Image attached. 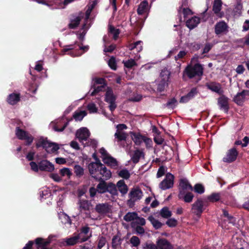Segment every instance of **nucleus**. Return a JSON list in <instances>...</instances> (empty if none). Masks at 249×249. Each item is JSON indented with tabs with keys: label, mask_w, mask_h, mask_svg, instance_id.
<instances>
[{
	"label": "nucleus",
	"mask_w": 249,
	"mask_h": 249,
	"mask_svg": "<svg viewBox=\"0 0 249 249\" xmlns=\"http://www.w3.org/2000/svg\"><path fill=\"white\" fill-rule=\"evenodd\" d=\"M36 148L42 147L45 149L48 153H54L59 149L58 144L54 142H52L48 141L47 138H40L36 143Z\"/></svg>",
	"instance_id": "nucleus-1"
},
{
	"label": "nucleus",
	"mask_w": 249,
	"mask_h": 249,
	"mask_svg": "<svg viewBox=\"0 0 249 249\" xmlns=\"http://www.w3.org/2000/svg\"><path fill=\"white\" fill-rule=\"evenodd\" d=\"M184 72L190 79L195 76L200 77L203 73V68L200 64L196 63L193 66H188Z\"/></svg>",
	"instance_id": "nucleus-2"
},
{
	"label": "nucleus",
	"mask_w": 249,
	"mask_h": 249,
	"mask_svg": "<svg viewBox=\"0 0 249 249\" xmlns=\"http://www.w3.org/2000/svg\"><path fill=\"white\" fill-rule=\"evenodd\" d=\"M15 134L19 140H24L25 144L27 146L30 145L34 139V137L31 134L21 129L19 126L16 127Z\"/></svg>",
	"instance_id": "nucleus-3"
},
{
	"label": "nucleus",
	"mask_w": 249,
	"mask_h": 249,
	"mask_svg": "<svg viewBox=\"0 0 249 249\" xmlns=\"http://www.w3.org/2000/svg\"><path fill=\"white\" fill-rule=\"evenodd\" d=\"M142 196V191L139 189H132L128 195L129 199L127 201V205L129 208H132L135 205V202L140 200Z\"/></svg>",
	"instance_id": "nucleus-4"
},
{
	"label": "nucleus",
	"mask_w": 249,
	"mask_h": 249,
	"mask_svg": "<svg viewBox=\"0 0 249 249\" xmlns=\"http://www.w3.org/2000/svg\"><path fill=\"white\" fill-rule=\"evenodd\" d=\"M238 152L235 147H232L228 150L225 156L223 158V161L227 163H231L237 159Z\"/></svg>",
	"instance_id": "nucleus-5"
},
{
	"label": "nucleus",
	"mask_w": 249,
	"mask_h": 249,
	"mask_svg": "<svg viewBox=\"0 0 249 249\" xmlns=\"http://www.w3.org/2000/svg\"><path fill=\"white\" fill-rule=\"evenodd\" d=\"M174 176L168 172L165 178L160 183V188L164 190L172 188L174 184Z\"/></svg>",
	"instance_id": "nucleus-6"
},
{
	"label": "nucleus",
	"mask_w": 249,
	"mask_h": 249,
	"mask_svg": "<svg viewBox=\"0 0 249 249\" xmlns=\"http://www.w3.org/2000/svg\"><path fill=\"white\" fill-rule=\"evenodd\" d=\"M221 95L217 99V105L220 110H223L226 113H228L230 109L229 99L223 94Z\"/></svg>",
	"instance_id": "nucleus-7"
},
{
	"label": "nucleus",
	"mask_w": 249,
	"mask_h": 249,
	"mask_svg": "<svg viewBox=\"0 0 249 249\" xmlns=\"http://www.w3.org/2000/svg\"><path fill=\"white\" fill-rule=\"evenodd\" d=\"M95 211L102 215H106L111 213V207L107 203H98L95 207Z\"/></svg>",
	"instance_id": "nucleus-8"
},
{
	"label": "nucleus",
	"mask_w": 249,
	"mask_h": 249,
	"mask_svg": "<svg viewBox=\"0 0 249 249\" xmlns=\"http://www.w3.org/2000/svg\"><path fill=\"white\" fill-rule=\"evenodd\" d=\"M72 175V172H51L49 176L54 181L59 182L62 180H66L70 178Z\"/></svg>",
	"instance_id": "nucleus-9"
},
{
	"label": "nucleus",
	"mask_w": 249,
	"mask_h": 249,
	"mask_svg": "<svg viewBox=\"0 0 249 249\" xmlns=\"http://www.w3.org/2000/svg\"><path fill=\"white\" fill-rule=\"evenodd\" d=\"M198 92V90L197 88L194 87L192 88L187 94L181 97L179 99V103L181 104L188 103L197 95Z\"/></svg>",
	"instance_id": "nucleus-10"
},
{
	"label": "nucleus",
	"mask_w": 249,
	"mask_h": 249,
	"mask_svg": "<svg viewBox=\"0 0 249 249\" xmlns=\"http://www.w3.org/2000/svg\"><path fill=\"white\" fill-rule=\"evenodd\" d=\"M90 132L86 127H82L77 130L76 136L79 139V141L82 142L83 141H88L90 136Z\"/></svg>",
	"instance_id": "nucleus-11"
},
{
	"label": "nucleus",
	"mask_w": 249,
	"mask_h": 249,
	"mask_svg": "<svg viewBox=\"0 0 249 249\" xmlns=\"http://www.w3.org/2000/svg\"><path fill=\"white\" fill-rule=\"evenodd\" d=\"M249 95V90H243L240 92H238L233 98V101L238 106H242L245 100V97Z\"/></svg>",
	"instance_id": "nucleus-12"
},
{
	"label": "nucleus",
	"mask_w": 249,
	"mask_h": 249,
	"mask_svg": "<svg viewBox=\"0 0 249 249\" xmlns=\"http://www.w3.org/2000/svg\"><path fill=\"white\" fill-rule=\"evenodd\" d=\"M204 202L201 198H198L197 200L192 204V210H194V213L197 216H200L204 211Z\"/></svg>",
	"instance_id": "nucleus-13"
},
{
	"label": "nucleus",
	"mask_w": 249,
	"mask_h": 249,
	"mask_svg": "<svg viewBox=\"0 0 249 249\" xmlns=\"http://www.w3.org/2000/svg\"><path fill=\"white\" fill-rule=\"evenodd\" d=\"M228 24L223 20L217 22L214 25V33L216 35H219L228 31Z\"/></svg>",
	"instance_id": "nucleus-14"
},
{
	"label": "nucleus",
	"mask_w": 249,
	"mask_h": 249,
	"mask_svg": "<svg viewBox=\"0 0 249 249\" xmlns=\"http://www.w3.org/2000/svg\"><path fill=\"white\" fill-rule=\"evenodd\" d=\"M36 247L38 249H51L48 246L51 243V240L45 239L41 237H38L35 240Z\"/></svg>",
	"instance_id": "nucleus-15"
},
{
	"label": "nucleus",
	"mask_w": 249,
	"mask_h": 249,
	"mask_svg": "<svg viewBox=\"0 0 249 249\" xmlns=\"http://www.w3.org/2000/svg\"><path fill=\"white\" fill-rule=\"evenodd\" d=\"M110 171L107 170L105 165L101 162L95 161L89 165V171Z\"/></svg>",
	"instance_id": "nucleus-16"
},
{
	"label": "nucleus",
	"mask_w": 249,
	"mask_h": 249,
	"mask_svg": "<svg viewBox=\"0 0 249 249\" xmlns=\"http://www.w3.org/2000/svg\"><path fill=\"white\" fill-rule=\"evenodd\" d=\"M39 169L41 171H53L54 167L49 161L44 160L39 162Z\"/></svg>",
	"instance_id": "nucleus-17"
},
{
	"label": "nucleus",
	"mask_w": 249,
	"mask_h": 249,
	"mask_svg": "<svg viewBox=\"0 0 249 249\" xmlns=\"http://www.w3.org/2000/svg\"><path fill=\"white\" fill-rule=\"evenodd\" d=\"M222 2L221 0H214L213 11L214 13L218 17L222 18L224 16V13L223 12H220L222 8Z\"/></svg>",
	"instance_id": "nucleus-18"
},
{
	"label": "nucleus",
	"mask_w": 249,
	"mask_h": 249,
	"mask_svg": "<svg viewBox=\"0 0 249 249\" xmlns=\"http://www.w3.org/2000/svg\"><path fill=\"white\" fill-rule=\"evenodd\" d=\"M103 161L107 166H109L113 169H116L118 167V162L117 160L109 156L108 157H105L103 158Z\"/></svg>",
	"instance_id": "nucleus-19"
},
{
	"label": "nucleus",
	"mask_w": 249,
	"mask_h": 249,
	"mask_svg": "<svg viewBox=\"0 0 249 249\" xmlns=\"http://www.w3.org/2000/svg\"><path fill=\"white\" fill-rule=\"evenodd\" d=\"M157 248L159 249H173L172 244L165 238L159 239L157 242Z\"/></svg>",
	"instance_id": "nucleus-20"
},
{
	"label": "nucleus",
	"mask_w": 249,
	"mask_h": 249,
	"mask_svg": "<svg viewBox=\"0 0 249 249\" xmlns=\"http://www.w3.org/2000/svg\"><path fill=\"white\" fill-rule=\"evenodd\" d=\"M20 100V94L13 92L10 94L7 97V102L11 105H15Z\"/></svg>",
	"instance_id": "nucleus-21"
},
{
	"label": "nucleus",
	"mask_w": 249,
	"mask_h": 249,
	"mask_svg": "<svg viewBox=\"0 0 249 249\" xmlns=\"http://www.w3.org/2000/svg\"><path fill=\"white\" fill-rule=\"evenodd\" d=\"M207 88L220 95L222 94L223 90L221 89V86L220 83L216 82H211L206 84Z\"/></svg>",
	"instance_id": "nucleus-22"
},
{
	"label": "nucleus",
	"mask_w": 249,
	"mask_h": 249,
	"mask_svg": "<svg viewBox=\"0 0 249 249\" xmlns=\"http://www.w3.org/2000/svg\"><path fill=\"white\" fill-rule=\"evenodd\" d=\"M96 180L99 181V184L97 185V191L100 194H104L107 191V187L108 183H107L102 177L96 178Z\"/></svg>",
	"instance_id": "nucleus-23"
},
{
	"label": "nucleus",
	"mask_w": 249,
	"mask_h": 249,
	"mask_svg": "<svg viewBox=\"0 0 249 249\" xmlns=\"http://www.w3.org/2000/svg\"><path fill=\"white\" fill-rule=\"evenodd\" d=\"M130 134L132 139L136 145H140L143 142L145 136L142 135L141 133L131 132Z\"/></svg>",
	"instance_id": "nucleus-24"
},
{
	"label": "nucleus",
	"mask_w": 249,
	"mask_h": 249,
	"mask_svg": "<svg viewBox=\"0 0 249 249\" xmlns=\"http://www.w3.org/2000/svg\"><path fill=\"white\" fill-rule=\"evenodd\" d=\"M78 205L80 212H82V211H89L91 206V203L88 200L81 199L79 200Z\"/></svg>",
	"instance_id": "nucleus-25"
},
{
	"label": "nucleus",
	"mask_w": 249,
	"mask_h": 249,
	"mask_svg": "<svg viewBox=\"0 0 249 249\" xmlns=\"http://www.w3.org/2000/svg\"><path fill=\"white\" fill-rule=\"evenodd\" d=\"M199 22L200 18L194 16L187 20L186 25L190 29H193L196 27Z\"/></svg>",
	"instance_id": "nucleus-26"
},
{
	"label": "nucleus",
	"mask_w": 249,
	"mask_h": 249,
	"mask_svg": "<svg viewBox=\"0 0 249 249\" xmlns=\"http://www.w3.org/2000/svg\"><path fill=\"white\" fill-rule=\"evenodd\" d=\"M116 98L112 89L108 87L106 92L105 101L107 103H109L116 101Z\"/></svg>",
	"instance_id": "nucleus-27"
},
{
	"label": "nucleus",
	"mask_w": 249,
	"mask_h": 249,
	"mask_svg": "<svg viewBox=\"0 0 249 249\" xmlns=\"http://www.w3.org/2000/svg\"><path fill=\"white\" fill-rule=\"evenodd\" d=\"M74 236L70 238L65 239V242L67 246H73L79 243L80 234H74Z\"/></svg>",
	"instance_id": "nucleus-28"
},
{
	"label": "nucleus",
	"mask_w": 249,
	"mask_h": 249,
	"mask_svg": "<svg viewBox=\"0 0 249 249\" xmlns=\"http://www.w3.org/2000/svg\"><path fill=\"white\" fill-rule=\"evenodd\" d=\"M222 213L223 216L227 218L226 219L224 220V222L228 221L229 223L234 226L236 224V221L235 217L230 214L228 211L225 209H222Z\"/></svg>",
	"instance_id": "nucleus-29"
},
{
	"label": "nucleus",
	"mask_w": 249,
	"mask_h": 249,
	"mask_svg": "<svg viewBox=\"0 0 249 249\" xmlns=\"http://www.w3.org/2000/svg\"><path fill=\"white\" fill-rule=\"evenodd\" d=\"M148 3L146 0L142 1L140 3L137 9V13L139 15H142L146 13L148 10Z\"/></svg>",
	"instance_id": "nucleus-30"
},
{
	"label": "nucleus",
	"mask_w": 249,
	"mask_h": 249,
	"mask_svg": "<svg viewBox=\"0 0 249 249\" xmlns=\"http://www.w3.org/2000/svg\"><path fill=\"white\" fill-rule=\"evenodd\" d=\"M117 187L118 190L122 193V195H125L128 191V187L125 184L123 179L120 180L117 183Z\"/></svg>",
	"instance_id": "nucleus-31"
},
{
	"label": "nucleus",
	"mask_w": 249,
	"mask_h": 249,
	"mask_svg": "<svg viewBox=\"0 0 249 249\" xmlns=\"http://www.w3.org/2000/svg\"><path fill=\"white\" fill-rule=\"evenodd\" d=\"M122 240L118 235L114 236L112 239V248L113 249H119L121 247Z\"/></svg>",
	"instance_id": "nucleus-32"
},
{
	"label": "nucleus",
	"mask_w": 249,
	"mask_h": 249,
	"mask_svg": "<svg viewBox=\"0 0 249 249\" xmlns=\"http://www.w3.org/2000/svg\"><path fill=\"white\" fill-rule=\"evenodd\" d=\"M144 156V153L139 149L136 150L131 158V160L134 163H138L140 158Z\"/></svg>",
	"instance_id": "nucleus-33"
},
{
	"label": "nucleus",
	"mask_w": 249,
	"mask_h": 249,
	"mask_svg": "<svg viewBox=\"0 0 249 249\" xmlns=\"http://www.w3.org/2000/svg\"><path fill=\"white\" fill-rule=\"evenodd\" d=\"M148 219L150 221L153 227L156 230L160 229L164 225V224L161 223L158 220L155 218L152 215L149 216Z\"/></svg>",
	"instance_id": "nucleus-34"
},
{
	"label": "nucleus",
	"mask_w": 249,
	"mask_h": 249,
	"mask_svg": "<svg viewBox=\"0 0 249 249\" xmlns=\"http://www.w3.org/2000/svg\"><path fill=\"white\" fill-rule=\"evenodd\" d=\"M117 185H115L112 182H109L107 184V192L109 193L112 196H117L118 191L117 189Z\"/></svg>",
	"instance_id": "nucleus-35"
},
{
	"label": "nucleus",
	"mask_w": 249,
	"mask_h": 249,
	"mask_svg": "<svg viewBox=\"0 0 249 249\" xmlns=\"http://www.w3.org/2000/svg\"><path fill=\"white\" fill-rule=\"evenodd\" d=\"M81 20V18L79 16L76 17L73 19H71V22L68 24L69 28L71 29H75L79 25Z\"/></svg>",
	"instance_id": "nucleus-36"
},
{
	"label": "nucleus",
	"mask_w": 249,
	"mask_h": 249,
	"mask_svg": "<svg viewBox=\"0 0 249 249\" xmlns=\"http://www.w3.org/2000/svg\"><path fill=\"white\" fill-rule=\"evenodd\" d=\"M179 188L189 191L193 190V187L192 185L185 179H180L179 182Z\"/></svg>",
	"instance_id": "nucleus-37"
},
{
	"label": "nucleus",
	"mask_w": 249,
	"mask_h": 249,
	"mask_svg": "<svg viewBox=\"0 0 249 249\" xmlns=\"http://www.w3.org/2000/svg\"><path fill=\"white\" fill-rule=\"evenodd\" d=\"M137 215L136 212H128L124 216V219L126 222H130L135 220L137 217Z\"/></svg>",
	"instance_id": "nucleus-38"
},
{
	"label": "nucleus",
	"mask_w": 249,
	"mask_h": 249,
	"mask_svg": "<svg viewBox=\"0 0 249 249\" xmlns=\"http://www.w3.org/2000/svg\"><path fill=\"white\" fill-rule=\"evenodd\" d=\"M171 72L167 68H164L161 70L160 74L161 80L168 82L170 77Z\"/></svg>",
	"instance_id": "nucleus-39"
},
{
	"label": "nucleus",
	"mask_w": 249,
	"mask_h": 249,
	"mask_svg": "<svg viewBox=\"0 0 249 249\" xmlns=\"http://www.w3.org/2000/svg\"><path fill=\"white\" fill-rule=\"evenodd\" d=\"M114 136L115 138L117 139L118 141L120 142L122 141H125L127 137V134L124 132L117 131L115 133Z\"/></svg>",
	"instance_id": "nucleus-40"
},
{
	"label": "nucleus",
	"mask_w": 249,
	"mask_h": 249,
	"mask_svg": "<svg viewBox=\"0 0 249 249\" xmlns=\"http://www.w3.org/2000/svg\"><path fill=\"white\" fill-rule=\"evenodd\" d=\"M161 216L164 218H168L172 215V213L167 207H163L160 212Z\"/></svg>",
	"instance_id": "nucleus-41"
},
{
	"label": "nucleus",
	"mask_w": 249,
	"mask_h": 249,
	"mask_svg": "<svg viewBox=\"0 0 249 249\" xmlns=\"http://www.w3.org/2000/svg\"><path fill=\"white\" fill-rule=\"evenodd\" d=\"M108 31L109 33L113 35V39L114 40H116L118 38L119 35L120 34V30L119 29L115 28L112 25H109Z\"/></svg>",
	"instance_id": "nucleus-42"
},
{
	"label": "nucleus",
	"mask_w": 249,
	"mask_h": 249,
	"mask_svg": "<svg viewBox=\"0 0 249 249\" xmlns=\"http://www.w3.org/2000/svg\"><path fill=\"white\" fill-rule=\"evenodd\" d=\"M177 100L175 98L169 99L167 102L164 105V106L168 108L174 109L177 106Z\"/></svg>",
	"instance_id": "nucleus-43"
},
{
	"label": "nucleus",
	"mask_w": 249,
	"mask_h": 249,
	"mask_svg": "<svg viewBox=\"0 0 249 249\" xmlns=\"http://www.w3.org/2000/svg\"><path fill=\"white\" fill-rule=\"evenodd\" d=\"M86 115L87 113L86 111H80L77 112H75L73 115V117L76 120L81 121Z\"/></svg>",
	"instance_id": "nucleus-44"
},
{
	"label": "nucleus",
	"mask_w": 249,
	"mask_h": 249,
	"mask_svg": "<svg viewBox=\"0 0 249 249\" xmlns=\"http://www.w3.org/2000/svg\"><path fill=\"white\" fill-rule=\"evenodd\" d=\"M194 197V196L191 192H188L181 200H183L186 203H190L192 201Z\"/></svg>",
	"instance_id": "nucleus-45"
},
{
	"label": "nucleus",
	"mask_w": 249,
	"mask_h": 249,
	"mask_svg": "<svg viewBox=\"0 0 249 249\" xmlns=\"http://www.w3.org/2000/svg\"><path fill=\"white\" fill-rule=\"evenodd\" d=\"M208 199L212 202L218 201L220 199V195L218 193H213L208 196Z\"/></svg>",
	"instance_id": "nucleus-46"
},
{
	"label": "nucleus",
	"mask_w": 249,
	"mask_h": 249,
	"mask_svg": "<svg viewBox=\"0 0 249 249\" xmlns=\"http://www.w3.org/2000/svg\"><path fill=\"white\" fill-rule=\"evenodd\" d=\"M130 242L133 247H137L140 244V240L138 237L133 236L130 239Z\"/></svg>",
	"instance_id": "nucleus-47"
},
{
	"label": "nucleus",
	"mask_w": 249,
	"mask_h": 249,
	"mask_svg": "<svg viewBox=\"0 0 249 249\" xmlns=\"http://www.w3.org/2000/svg\"><path fill=\"white\" fill-rule=\"evenodd\" d=\"M168 82L161 80L157 86V90L159 92H162L164 90L165 86L168 85Z\"/></svg>",
	"instance_id": "nucleus-48"
},
{
	"label": "nucleus",
	"mask_w": 249,
	"mask_h": 249,
	"mask_svg": "<svg viewBox=\"0 0 249 249\" xmlns=\"http://www.w3.org/2000/svg\"><path fill=\"white\" fill-rule=\"evenodd\" d=\"M194 191L195 192L202 194L205 191L204 186L201 184H196L194 186Z\"/></svg>",
	"instance_id": "nucleus-49"
},
{
	"label": "nucleus",
	"mask_w": 249,
	"mask_h": 249,
	"mask_svg": "<svg viewBox=\"0 0 249 249\" xmlns=\"http://www.w3.org/2000/svg\"><path fill=\"white\" fill-rule=\"evenodd\" d=\"M109 67L113 70L117 69V64L115 57H111L108 61Z\"/></svg>",
	"instance_id": "nucleus-50"
},
{
	"label": "nucleus",
	"mask_w": 249,
	"mask_h": 249,
	"mask_svg": "<svg viewBox=\"0 0 249 249\" xmlns=\"http://www.w3.org/2000/svg\"><path fill=\"white\" fill-rule=\"evenodd\" d=\"M136 224L139 226H144L145 224V220L144 218L140 217L137 215V217L135 219V221L132 223V227H134L133 224Z\"/></svg>",
	"instance_id": "nucleus-51"
},
{
	"label": "nucleus",
	"mask_w": 249,
	"mask_h": 249,
	"mask_svg": "<svg viewBox=\"0 0 249 249\" xmlns=\"http://www.w3.org/2000/svg\"><path fill=\"white\" fill-rule=\"evenodd\" d=\"M93 86H94V90L90 94V95L91 96H95L98 93L102 91L103 90V89L105 88L106 85H101V86H98L97 87H95V85H94Z\"/></svg>",
	"instance_id": "nucleus-52"
},
{
	"label": "nucleus",
	"mask_w": 249,
	"mask_h": 249,
	"mask_svg": "<svg viewBox=\"0 0 249 249\" xmlns=\"http://www.w3.org/2000/svg\"><path fill=\"white\" fill-rule=\"evenodd\" d=\"M124 63V66L127 68H132L135 65H136V63L134 60L130 59L126 61L125 62L123 61Z\"/></svg>",
	"instance_id": "nucleus-53"
},
{
	"label": "nucleus",
	"mask_w": 249,
	"mask_h": 249,
	"mask_svg": "<svg viewBox=\"0 0 249 249\" xmlns=\"http://www.w3.org/2000/svg\"><path fill=\"white\" fill-rule=\"evenodd\" d=\"M90 231V228L88 225L83 226L80 229V233L77 234H80V237H81V235L82 234H84L86 235H89L88 233Z\"/></svg>",
	"instance_id": "nucleus-54"
},
{
	"label": "nucleus",
	"mask_w": 249,
	"mask_h": 249,
	"mask_svg": "<svg viewBox=\"0 0 249 249\" xmlns=\"http://www.w3.org/2000/svg\"><path fill=\"white\" fill-rule=\"evenodd\" d=\"M98 144L97 142L94 139H90L88 141V142L86 143V145L88 146H91L94 149H96L97 148Z\"/></svg>",
	"instance_id": "nucleus-55"
},
{
	"label": "nucleus",
	"mask_w": 249,
	"mask_h": 249,
	"mask_svg": "<svg viewBox=\"0 0 249 249\" xmlns=\"http://www.w3.org/2000/svg\"><path fill=\"white\" fill-rule=\"evenodd\" d=\"M142 249H158L157 246L153 243L146 242L142 245Z\"/></svg>",
	"instance_id": "nucleus-56"
},
{
	"label": "nucleus",
	"mask_w": 249,
	"mask_h": 249,
	"mask_svg": "<svg viewBox=\"0 0 249 249\" xmlns=\"http://www.w3.org/2000/svg\"><path fill=\"white\" fill-rule=\"evenodd\" d=\"M88 109L90 113H96L97 112V108L93 103H90L88 105Z\"/></svg>",
	"instance_id": "nucleus-57"
},
{
	"label": "nucleus",
	"mask_w": 249,
	"mask_h": 249,
	"mask_svg": "<svg viewBox=\"0 0 249 249\" xmlns=\"http://www.w3.org/2000/svg\"><path fill=\"white\" fill-rule=\"evenodd\" d=\"M106 241V239L105 237H100L98 240V249H101L105 246Z\"/></svg>",
	"instance_id": "nucleus-58"
},
{
	"label": "nucleus",
	"mask_w": 249,
	"mask_h": 249,
	"mask_svg": "<svg viewBox=\"0 0 249 249\" xmlns=\"http://www.w3.org/2000/svg\"><path fill=\"white\" fill-rule=\"evenodd\" d=\"M178 221L174 218L169 219L166 222L167 224L169 227H175L177 226Z\"/></svg>",
	"instance_id": "nucleus-59"
},
{
	"label": "nucleus",
	"mask_w": 249,
	"mask_h": 249,
	"mask_svg": "<svg viewBox=\"0 0 249 249\" xmlns=\"http://www.w3.org/2000/svg\"><path fill=\"white\" fill-rule=\"evenodd\" d=\"M76 47V42L74 44H71L69 45H67L65 47V48L63 49L62 52L66 53L69 51H72L75 49Z\"/></svg>",
	"instance_id": "nucleus-60"
},
{
	"label": "nucleus",
	"mask_w": 249,
	"mask_h": 249,
	"mask_svg": "<svg viewBox=\"0 0 249 249\" xmlns=\"http://www.w3.org/2000/svg\"><path fill=\"white\" fill-rule=\"evenodd\" d=\"M77 46L79 47V50L83 51V52L81 53H78L74 56H80L84 53L87 52L89 49V46L88 45L83 46L78 44Z\"/></svg>",
	"instance_id": "nucleus-61"
},
{
	"label": "nucleus",
	"mask_w": 249,
	"mask_h": 249,
	"mask_svg": "<svg viewBox=\"0 0 249 249\" xmlns=\"http://www.w3.org/2000/svg\"><path fill=\"white\" fill-rule=\"evenodd\" d=\"M213 47V44L207 43L205 45L204 48L203 49L202 54L208 53Z\"/></svg>",
	"instance_id": "nucleus-62"
},
{
	"label": "nucleus",
	"mask_w": 249,
	"mask_h": 249,
	"mask_svg": "<svg viewBox=\"0 0 249 249\" xmlns=\"http://www.w3.org/2000/svg\"><path fill=\"white\" fill-rule=\"evenodd\" d=\"M107 85L106 81L103 78H96L94 79V85Z\"/></svg>",
	"instance_id": "nucleus-63"
},
{
	"label": "nucleus",
	"mask_w": 249,
	"mask_h": 249,
	"mask_svg": "<svg viewBox=\"0 0 249 249\" xmlns=\"http://www.w3.org/2000/svg\"><path fill=\"white\" fill-rule=\"evenodd\" d=\"M68 124H69V122H67L66 123H65L63 125V126L59 128H58V125L57 124H55L53 126V129L54 130H55V131H57V132H62L65 129V128L67 126V125H68Z\"/></svg>",
	"instance_id": "nucleus-64"
}]
</instances>
